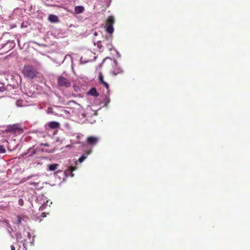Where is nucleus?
Masks as SVG:
<instances>
[{"mask_svg":"<svg viewBox=\"0 0 250 250\" xmlns=\"http://www.w3.org/2000/svg\"><path fill=\"white\" fill-rule=\"evenodd\" d=\"M115 22L114 17L109 16L106 20L104 28L107 33L112 34L114 32L113 24Z\"/></svg>","mask_w":250,"mask_h":250,"instance_id":"3","label":"nucleus"},{"mask_svg":"<svg viewBox=\"0 0 250 250\" xmlns=\"http://www.w3.org/2000/svg\"><path fill=\"white\" fill-rule=\"evenodd\" d=\"M99 138L94 136H89L87 138V143L90 145H95L98 142Z\"/></svg>","mask_w":250,"mask_h":250,"instance_id":"6","label":"nucleus"},{"mask_svg":"<svg viewBox=\"0 0 250 250\" xmlns=\"http://www.w3.org/2000/svg\"><path fill=\"white\" fill-rule=\"evenodd\" d=\"M97 46L100 49L103 51L104 49H107L108 51H111L113 48L112 44V39L111 37L103 39L102 41L97 42Z\"/></svg>","mask_w":250,"mask_h":250,"instance_id":"1","label":"nucleus"},{"mask_svg":"<svg viewBox=\"0 0 250 250\" xmlns=\"http://www.w3.org/2000/svg\"><path fill=\"white\" fill-rule=\"evenodd\" d=\"M58 83L60 86H65L66 87H69L71 84L70 81L62 76H60L58 78Z\"/></svg>","mask_w":250,"mask_h":250,"instance_id":"4","label":"nucleus"},{"mask_svg":"<svg viewBox=\"0 0 250 250\" xmlns=\"http://www.w3.org/2000/svg\"><path fill=\"white\" fill-rule=\"evenodd\" d=\"M44 145L45 146H48V145L47 144H44Z\"/></svg>","mask_w":250,"mask_h":250,"instance_id":"25","label":"nucleus"},{"mask_svg":"<svg viewBox=\"0 0 250 250\" xmlns=\"http://www.w3.org/2000/svg\"><path fill=\"white\" fill-rule=\"evenodd\" d=\"M2 222V220H0V223L1 222Z\"/></svg>","mask_w":250,"mask_h":250,"instance_id":"26","label":"nucleus"},{"mask_svg":"<svg viewBox=\"0 0 250 250\" xmlns=\"http://www.w3.org/2000/svg\"><path fill=\"white\" fill-rule=\"evenodd\" d=\"M48 126L51 129H56L60 127V125L58 122L52 121L48 123Z\"/></svg>","mask_w":250,"mask_h":250,"instance_id":"10","label":"nucleus"},{"mask_svg":"<svg viewBox=\"0 0 250 250\" xmlns=\"http://www.w3.org/2000/svg\"><path fill=\"white\" fill-rule=\"evenodd\" d=\"M22 73L25 76L30 79H33L37 76L38 72L32 66L27 65L23 67Z\"/></svg>","mask_w":250,"mask_h":250,"instance_id":"2","label":"nucleus"},{"mask_svg":"<svg viewBox=\"0 0 250 250\" xmlns=\"http://www.w3.org/2000/svg\"><path fill=\"white\" fill-rule=\"evenodd\" d=\"M52 108H51V107H49V108H48V109H47V112H48V113H51V112H52Z\"/></svg>","mask_w":250,"mask_h":250,"instance_id":"21","label":"nucleus"},{"mask_svg":"<svg viewBox=\"0 0 250 250\" xmlns=\"http://www.w3.org/2000/svg\"><path fill=\"white\" fill-rule=\"evenodd\" d=\"M58 167L59 165L57 164H51L48 166L49 170L52 171L56 170Z\"/></svg>","mask_w":250,"mask_h":250,"instance_id":"13","label":"nucleus"},{"mask_svg":"<svg viewBox=\"0 0 250 250\" xmlns=\"http://www.w3.org/2000/svg\"><path fill=\"white\" fill-rule=\"evenodd\" d=\"M17 250H26L25 247L23 246L22 248L20 247Z\"/></svg>","mask_w":250,"mask_h":250,"instance_id":"22","label":"nucleus"},{"mask_svg":"<svg viewBox=\"0 0 250 250\" xmlns=\"http://www.w3.org/2000/svg\"><path fill=\"white\" fill-rule=\"evenodd\" d=\"M29 153H30L29 156H32L33 155H34L35 154H36V150L35 149H31V148H30L28 149V152H25V153L23 154V155H26Z\"/></svg>","mask_w":250,"mask_h":250,"instance_id":"14","label":"nucleus"},{"mask_svg":"<svg viewBox=\"0 0 250 250\" xmlns=\"http://www.w3.org/2000/svg\"><path fill=\"white\" fill-rule=\"evenodd\" d=\"M8 131H13L14 132H22V130L21 129L18 125H11L8 127V128L7 129Z\"/></svg>","mask_w":250,"mask_h":250,"instance_id":"7","label":"nucleus"},{"mask_svg":"<svg viewBox=\"0 0 250 250\" xmlns=\"http://www.w3.org/2000/svg\"><path fill=\"white\" fill-rule=\"evenodd\" d=\"M48 21L51 23H58L60 21L57 16L51 14L48 17Z\"/></svg>","mask_w":250,"mask_h":250,"instance_id":"8","label":"nucleus"},{"mask_svg":"<svg viewBox=\"0 0 250 250\" xmlns=\"http://www.w3.org/2000/svg\"><path fill=\"white\" fill-rule=\"evenodd\" d=\"M75 168L74 167H71L68 169V171L72 173L75 170Z\"/></svg>","mask_w":250,"mask_h":250,"instance_id":"20","label":"nucleus"},{"mask_svg":"<svg viewBox=\"0 0 250 250\" xmlns=\"http://www.w3.org/2000/svg\"><path fill=\"white\" fill-rule=\"evenodd\" d=\"M86 157L87 156L85 154H83L80 158H79L78 161L80 163H82L86 158Z\"/></svg>","mask_w":250,"mask_h":250,"instance_id":"15","label":"nucleus"},{"mask_svg":"<svg viewBox=\"0 0 250 250\" xmlns=\"http://www.w3.org/2000/svg\"><path fill=\"white\" fill-rule=\"evenodd\" d=\"M98 78L100 83H101L106 88V89L108 90L109 89V85L104 80V76L102 73L99 74Z\"/></svg>","mask_w":250,"mask_h":250,"instance_id":"9","label":"nucleus"},{"mask_svg":"<svg viewBox=\"0 0 250 250\" xmlns=\"http://www.w3.org/2000/svg\"><path fill=\"white\" fill-rule=\"evenodd\" d=\"M5 90V88L3 83H0V92H2Z\"/></svg>","mask_w":250,"mask_h":250,"instance_id":"18","label":"nucleus"},{"mask_svg":"<svg viewBox=\"0 0 250 250\" xmlns=\"http://www.w3.org/2000/svg\"><path fill=\"white\" fill-rule=\"evenodd\" d=\"M21 218L19 216H17V224H21Z\"/></svg>","mask_w":250,"mask_h":250,"instance_id":"19","label":"nucleus"},{"mask_svg":"<svg viewBox=\"0 0 250 250\" xmlns=\"http://www.w3.org/2000/svg\"><path fill=\"white\" fill-rule=\"evenodd\" d=\"M16 105L18 107H21L23 105V101L22 100H18L16 102Z\"/></svg>","mask_w":250,"mask_h":250,"instance_id":"16","label":"nucleus"},{"mask_svg":"<svg viewBox=\"0 0 250 250\" xmlns=\"http://www.w3.org/2000/svg\"><path fill=\"white\" fill-rule=\"evenodd\" d=\"M84 11V7L83 6H77L74 8V12L76 14L83 13Z\"/></svg>","mask_w":250,"mask_h":250,"instance_id":"11","label":"nucleus"},{"mask_svg":"<svg viewBox=\"0 0 250 250\" xmlns=\"http://www.w3.org/2000/svg\"><path fill=\"white\" fill-rule=\"evenodd\" d=\"M89 95H91L94 97H98L99 96V94L97 91V90L95 88H92L88 92Z\"/></svg>","mask_w":250,"mask_h":250,"instance_id":"12","label":"nucleus"},{"mask_svg":"<svg viewBox=\"0 0 250 250\" xmlns=\"http://www.w3.org/2000/svg\"><path fill=\"white\" fill-rule=\"evenodd\" d=\"M27 236H28V237H29V239H30V238H31V235H30V233H29V232H27Z\"/></svg>","mask_w":250,"mask_h":250,"instance_id":"24","label":"nucleus"},{"mask_svg":"<svg viewBox=\"0 0 250 250\" xmlns=\"http://www.w3.org/2000/svg\"><path fill=\"white\" fill-rule=\"evenodd\" d=\"M11 250H16V248L14 246H11Z\"/></svg>","mask_w":250,"mask_h":250,"instance_id":"23","label":"nucleus"},{"mask_svg":"<svg viewBox=\"0 0 250 250\" xmlns=\"http://www.w3.org/2000/svg\"><path fill=\"white\" fill-rule=\"evenodd\" d=\"M6 152L5 148L3 145H0V153H4Z\"/></svg>","mask_w":250,"mask_h":250,"instance_id":"17","label":"nucleus"},{"mask_svg":"<svg viewBox=\"0 0 250 250\" xmlns=\"http://www.w3.org/2000/svg\"><path fill=\"white\" fill-rule=\"evenodd\" d=\"M114 62L115 66L114 69L111 72L112 74L114 76H116L118 74H123L124 72L123 69L118 66L117 61H115Z\"/></svg>","mask_w":250,"mask_h":250,"instance_id":"5","label":"nucleus"}]
</instances>
